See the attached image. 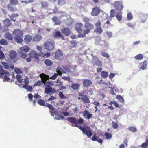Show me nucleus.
Listing matches in <instances>:
<instances>
[{
	"instance_id": "f257e3e1",
	"label": "nucleus",
	"mask_w": 148,
	"mask_h": 148,
	"mask_svg": "<svg viewBox=\"0 0 148 148\" xmlns=\"http://www.w3.org/2000/svg\"><path fill=\"white\" fill-rule=\"evenodd\" d=\"M82 21L84 23V29L82 31V28L83 25L82 23H76L75 26V30L79 33L78 37L84 38L86 36V34L90 32V31L94 29V26L93 24L91 22V20L88 17H84Z\"/></svg>"
},
{
	"instance_id": "f03ea898",
	"label": "nucleus",
	"mask_w": 148,
	"mask_h": 148,
	"mask_svg": "<svg viewBox=\"0 0 148 148\" xmlns=\"http://www.w3.org/2000/svg\"><path fill=\"white\" fill-rule=\"evenodd\" d=\"M13 34L15 36L14 37L15 41L17 42L21 43L23 41L22 38L23 37V32L19 29H15L12 32Z\"/></svg>"
},
{
	"instance_id": "7ed1b4c3",
	"label": "nucleus",
	"mask_w": 148,
	"mask_h": 148,
	"mask_svg": "<svg viewBox=\"0 0 148 148\" xmlns=\"http://www.w3.org/2000/svg\"><path fill=\"white\" fill-rule=\"evenodd\" d=\"M67 120L69 122H71L72 123H75V124L74 125H72L71 126L72 127H77L79 128V127L80 126L78 125V124L79 123L81 124L84 122V120L82 118H80L78 120H77L76 118L74 117H70L67 118Z\"/></svg>"
},
{
	"instance_id": "20e7f679",
	"label": "nucleus",
	"mask_w": 148,
	"mask_h": 148,
	"mask_svg": "<svg viewBox=\"0 0 148 148\" xmlns=\"http://www.w3.org/2000/svg\"><path fill=\"white\" fill-rule=\"evenodd\" d=\"M10 76L9 72L5 71L3 69V66L0 65V77H3L4 76L3 81L4 82L9 81L10 80L8 76Z\"/></svg>"
},
{
	"instance_id": "39448f33",
	"label": "nucleus",
	"mask_w": 148,
	"mask_h": 148,
	"mask_svg": "<svg viewBox=\"0 0 148 148\" xmlns=\"http://www.w3.org/2000/svg\"><path fill=\"white\" fill-rule=\"evenodd\" d=\"M53 43L54 42H52L50 41H47L45 42L43 46L48 51L52 50L54 48Z\"/></svg>"
},
{
	"instance_id": "423d86ee",
	"label": "nucleus",
	"mask_w": 148,
	"mask_h": 148,
	"mask_svg": "<svg viewBox=\"0 0 148 148\" xmlns=\"http://www.w3.org/2000/svg\"><path fill=\"white\" fill-rule=\"evenodd\" d=\"M9 58H8L9 60H12L13 61V62L15 63L16 60L14 59L17 56V53L14 50H11L8 53Z\"/></svg>"
},
{
	"instance_id": "0eeeda50",
	"label": "nucleus",
	"mask_w": 148,
	"mask_h": 148,
	"mask_svg": "<svg viewBox=\"0 0 148 148\" xmlns=\"http://www.w3.org/2000/svg\"><path fill=\"white\" fill-rule=\"evenodd\" d=\"M79 129L82 132L83 134L86 135L88 138H90L92 135V132L91 130H86L85 128L82 127L81 126L79 127Z\"/></svg>"
},
{
	"instance_id": "6e6552de",
	"label": "nucleus",
	"mask_w": 148,
	"mask_h": 148,
	"mask_svg": "<svg viewBox=\"0 0 148 148\" xmlns=\"http://www.w3.org/2000/svg\"><path fill=\"white\" fill-rule=\"evenodd\" d=\"M93 59L94 61L95 64L98 66H101L102 65V62L99 60L97 56L92 55Z\"/></svg>"
},
{
	"instance_id": "1a4fd4ad",
	"label": "nucleus",
	"mask_w": 148,
	"mask_h": 148,
	"mask_svg": "<svg viewBox=\"0 0 148 148\" xmlns=\"http://www.w3.org/2000/svg\"><path fill=\"white\" fill-rule=\"evenodd\" d=\"M114 5L115 8L117 10L121 11L123 9V6L122 3L119 1H116L114 3Z\"/></svg>"
},
{
	"instance_id": "9d476101",
	"label": "nucleus",
	"mask_w": 148,
	"mask_h": 148,
	"mask_svg": "<svg viewBox=\"0 0 148 148\" xmlns=\"http://www.w3.org/2000/svg\"><path fill=\"white\" fill-rule=\"evenodd\" d=\"M79 96L82 97V101L84 103H90V99L86 95H84L82 94L79 95Z\"/></svg>"
},
{
	"instance_id": "9b49d317",
	"label": "nucleus",
	"mask_w": 148,
	"mask_h": 148,
	"mask_svg": "<svg viewBox=\"0 0 148 148\" xmlns=\"http://www.w3.org/2000/svg\"><path fill=\"white\" fill-rule=\"evenodd\" d=\"M100 13V10L99 8L97 7L94 8L92 9L91 14L92 16H97Z\"/></svg>"
},
{
	"instance_id": "f8f14e48",
	"label": "nucleus",
	"mask_w": 148,
	"mask_h": 148,
	"mask_svg": "<svg viewBox=\"0 0 148 148\" xmlns=\"http://www.w3.org/2000/svg\"><path fill=\"white\" fill-rule=\"evenodd\" d=\"M29 55L30 57L34 58L37 60H39V55L34 50L31 51L29 53Z\"/></svg>"
},
{
	"instance_id": "ddd939ff",
	"label": "nucleus",
	"mask_w": 148,
	"mask_h": 148,
	"mask_svg": "<svg viewBox=\"0 0 148 148\" xmlns=\"http://www.w3.org/2000/svg\"><path fill=\"white\" fill-rule=\"evenodd\" d=\"M91 81L88 79H84L83 82V86L84 87L88 88L92 84Z\"/></svg>"
},
{
	"instance_id": "4468645a",
	"label": "nucleus",
	"mask_w": 148,
	"mask_h": 148,
	"mask_svg": "<svg viewBox=\"0 0 148 148\" xmlns=\"http://www.w3.org/2000/svg\"><path fill=\"white\" fill-rule=\"evenodd\" d=\"M83 116L84 118L87 119H88L92 118L93 116L92 114L90 113L87 110L84 111L82 112Z\"/></svg>"
},
{
	"instance_id": "2eb2a0df",
	"label": "nucleus",
	"mask_w": 148,
	"mask_h": 148,
	"mask_svg": "<svg viewBox=\"0 0 148 148\" xmlns=\"http://www.w3.org/2000/svg\"><path fill=\"white\" fill-rule=\"evenodd\" d=\"M39 77L43 83L45 82L47 80H49V75L43 73L39 75Z\"/></svg>"
},
{
	"instance_id": "dca6fc26",
	"label": "nucleus",
	"mask_w": 148,
	"mask_h": 148,
	"mask_svg": "<svg viewBox=\"0 0 148 148\" xmlns=\"http://www.w3.org/2000/svg\"><path fill=\"white\" fill-rule=\"evenodd\" d=\"M62 51L60 50H58L56 52L55 57L56 59H60L63 56Z\"/></svg>"
},
{
	"instance_id": "f3484780",
	"label": "nucleus",
	"mask_w": 148,
	"mask_h": 148,
	"mask_svg": "<svg viewBox=\"0 0 148 148\" xmlns=\"http://www.w3.org/2000/svg\"><path fill=\"white\" fill-rule=\"evenodd\" d=\"M51 92L52 93H55L56 92V90L54 89H53L52 87L45 88V93L48 94Z\"/></svg>"
},
{
	"instance_id": "a211bd4d",
	"label": "nucleus",
	"mask_w": 148,
	"mask_h": 148,
	"mask_svg": "<svg viewBox=\"0 0 148 148\" xmlns=\"http://www.w3.org/2000/svg\"><path fill=\"white\" fill-rule=\"evenodd\" d=\"M62 32L66 36H68L71 33V31L68 28H65L61 29Z\"/></svg>"
},
{
	"instance_id": "6ab92c4d",
	"label": "nucleus",
	"mask_w": 148,
	"mask_h": 148,
	"mask_svg": "<svg viewBox=\"0 0 148 148\" xmlns=\"http://www.w3.org/2000/svg\"><path fill=\"white\" fill-rule=\"evenodd\" d=\"M32 36L29 34L26 35L24 37V40L26 44H28L31 41L32 39Z\"/></svg>"
},
{
	"instance_id": "aec40b11",
	"label": "nucleus",
	"mask_w": 148,
	"mask_h": 148,
	"mask_svg": "<svg viewBox=\"0 0 148 148\" xmlns=\"http://www.w3.org/2000/svg\"><path fill=\"white\" fill-rule=\"evenodd\" d=\"M4 37L7 39L12 41L13 39V37L12 34L9 32H6L4 34Z\"/></svg>"
},
{
	"instance_id": "412c9836",
	"label": "nucleus",
	"mask_w": 148,
	"mask_h": 148,
	"mask_svg": "<svg viewBox=\"0 0 148 148\" xmlns=\"http://www.w3.org/2000/svg\"><path fill=\"white\" fill-rule=\"evenodd\" d=\"M53 36L55 38L60 37L63 40H65L63 35H62L60 32L58 31H57L56 32L53 34Z\"/></svg>"
},
{
	"instance_id": "4be33fe9",
	"label": "nucleus",
	"mask_w": 148,
	"mask_h": 148,
	"mask_svg": "<svg viewBox=\"0 0 148 148\" xmlns=\"http://www.w3.org/2000/svg\"><path fill=\"white\" fill-rule=\"evenodd\" d=\"M52 20L56 25H59L61 23L60 21L57 16L53 17L52 18Z\"/></svg>"
},
{
	"instance_id": "5701e85b",
	"label": "nucleus",
	"mask_w": 148,
	"mask_h": 148,
	"mask_svg": "<svg viewBox=\"0 0 148 148\" xmlns=\"http://www.w3.org/2000/svg\"><path fill=\"white\" fill-rule=\"evenodd\" d=\"M19 49L21 51L27 53L30 50V48L27 46L26 45H25L19 48Z\"/></svg>"
},
{
	"instance_id": "b1692460",
	"label": "nucleus",
	"mask_w": 148,
	"mask_h": 148,
	"mask_svg": "<svg viewBox=\"0 0 148 148\" xmlns=\"http://www.w3.org/2000/svg\"><path fill=\"white\" fill-rule=\"evenodd\" d=\"M80 86V85L79 83H73L71 85V87L73 90L78 89Z\"/></svg>"
},
{
	"instance_id": "393cba45",
	"label": "nucleus",
	"mask_w": 148,
	"mask_h": 148,
	"mask_svg": "<svg viewBox=\"0 0 148 148\" xmlns=\"http://www.w3.org/2000/svg\"><path fill=\"white\" fill-rule=\"evenodd\" d=\"M3 22L5 26L9 27L11 24V23L8 18H6L3 20Z\"/></svg>"
},
{
	"instance_id": "a878e982",
	"label": "nucleus",
	"mask_w": 148,
	"mask_h": 148,
	"mask_svg": "<svg viewBox=\"0 0 148 148\" xmlns=\"http://www.w3.org/2000/svg\"><path fill=\"white\" fill-rule=\"evenodd\" d=\"M8 16L10 19L11 21H12L14 22L16 21L15 19L14 18L15 17H17L18 16V15L17 14H13L11 15L9 14Z\"/></svg>"
},
{
	"instance_id": "bb28decb",
	"label": "nucleus",
	"mask_w": 148,
	"mask_h": 148,
	"mask_svg": "<svg viewBox=\"0 0 148 148\" xmlns=\"http://www.w3.org/2000/svg\"><path fill=\"white\" fill-rule=\"evenodd\" d=\"M43 86H45L46 87H51L53 85V83L52 82L47 81L44 82Z\"/></svg>"
},
{
	"instance_id": "cd10ccee",
	"label": "nucleus",
	"mask_w": 148,
	"mask_h": 148,
	"mask_svg": "<svg viewBox=\"0 0 148 148\" xmlns=\"http://www.w3.org/2000/svg\"><path fill=\"white\" fill-rule=\"evenodd\" d=\"M13 5L11 4H8V10L11 11L13 12H15L17 10V8L15 7H13L12 6Z\"/></svg>"
},
{
	"instance_id": "c85d7f7f",
	"label": "nucleus",
	"mask_w": 148,
	"mask_h": 148,
	"mask_svg": "<svg viewBox=\"0 0 148 148\" xmlns=\"http://www.w3.org/2000/svg\"><path fill=\"white\" fill-rule=\"evenodd\" d=\"M41 36L38 35H36L33 39V40L35 42H38L41 39Z\"/></svg>"
},
{
	"instance_id": "c756f323",
	"label": "nucleus",
	"mask_w": 148,
	"mask_h": 148,
	"mask_svg": "<svg viewBox=\"0 0 148 148\" xmlns=\"http://www.w3.org/2000/svg\"><path fill=\"white\" fill-rule=\"evenodd\" d=\"M103 30L101 27H96L95 30L94 32L100 34L103 32Z\"/></svg>"
},
{
	"instance_id": "7c9ffc66",
	"label": "nucleus",
	"mask_w": 148,
	"mask_h": 148,
	"mask_svg": "<svg viewBox=\"0 0 148 148\" xmlns=\"http://www.w3.org/2000/svg\"><path fill=\"white\" fill-rule=\"evenodd\" d=\"M44 63L47 66H51L52 64V61L49 59H45L44 61Z\"/></svg>"
},
{
	"instance_id": "2f4dec72",
	"label": "nucleus",
	"mask_w": 148,
	"mask_h": 148,
	"mask_svg": "<svg viewBox=\"0 0 148 148\" xmlns=\"http://www.w3.org/2000/svg\"><path fill=\"white\" fill-rule=\"evenodd\" d=\"M37 103L39 105L41 106H44L46 105V103L45 101L42 99H39L37 101Z\"/></svg>"
},
{
	"instance_id": "473e14b6",
	"label": "nucleus",
	"mask_w": 148,
	"mask_h": 148,
	"mask_svg": "<svg viewBox=\"0 0 148 148\" xmlns=\"http://www.w3.org/2000/svg\"><path fill=\"white\" fill-rule=\"evenodd\" d=\"M23 88L26 89L27 91H31L32 90V87L30 86H28V85H23Z\"/></svg>"
},
{
	"instance_id": "72a5a7b5",
	"label": "nucleus",
	"mask_w": 148,
	"mask_h": 148,
	"mask_svg": "<svg viewBox=\"0 0 148 148\" xmlns=\"http://www.w3.org/2000/svg\"><path fill=\"white\" fill-rule=\"evenodd\" d=\"M7 41L4 39H1L0 40V45H4L6 46L8 45Z\"/></svg>"
},
{
	"instance_id": "f704fd0d",
	"label": "nucleus",
	"mask_w": 148,
	"mask_h": 148,
	"mask_svg": "<svg viewBox=\"0 0 148 148\" xmlns=\"http://www.w3.org/2000/svg\"><path fill=\"white\" fill-rule=\"evenodd\" d=\"M16 78L17 81L20 84L21 83L23 79L22 77L20 75L17 74L16 75Z\"/></svg>"
},
{
	"instance_id": "c9c22d12",
	"label": "nucleus",
	"mask_w": 148,
	"mask_h": 148,
	"mask_svg": "<svg viewBox=\"0 0 148 148\" xmlns=\"http://www.w3.org/2000/svg\"><path fill=\"white\" fill-rule=\"evenodd\" d=\"M44 83L42 80H38L37 81L34 85V86H39L42 85Z\"/></svg>"
},
{
	"instance_id": "e433bc0d",
	"label": "nucleus",
	"mask_w": 148,
	"mask_h": 148,
	"mask_svg": "<svg viewBox=\"0 0 148 148\" xmlns=\"http://www.w3.org/2000/svg\"><path fill=\"white\" fill-rule=\"evenodd\" d=\"M101 75L103 78H106L108 76V73L105 71H102L101 72Z\"/></svg>"
},
{
	"instance_id": "4c0bfd02",
	"label": "nucleus",
	"mask_w": 148,
	"mask_h": 148,
	"mask_svg": "<svg viewBox=\"0 0 148 148\" xmlns=\"http://www.w3.org/2000/svg\"><path fill=\"white\" fill-rule=\"evenodd\" d=\"M148 146V139L146 140L145 142L143 143L141 145V147L142 148H147Z\"/></svg>"
},
{
	"instance_id": "58836bf2",
	"label": "nucleus",
	"mask_w": 148,
	"mask_h": 148,
	"mask_svg": "<svg viewBox=\"0 0 148 148\" xmlns=\"http://www.w3.org/2000/svg\"><path fill=\"white\" fill-rule=\"evenodd\" d=\"M122 13L121 12L119 13L116 16V18L119 21H121L122 19Z\"/></svg>"
},
{
	"instance_id": "ea45409f",
	"label": "nucleus",
	"mask_w": 148,
	"mask_h": 148,
	"mask_svg": "<svg viewBox=\"0 0 148 148\" xmlns=\"http://www.w3.org/2000/svg\"><path fill=\"white\" fill-rule=\"evenodd\" d=\"M1 63L3 65L4 69H9V66L8 64L7 63L5 62H1Z\"/></svg>"
},
{
	"instance_id": "a19ab883",
	"label": "nucleus",
	"mask_w": 148,
	"mask_h": 148,
	"mask_svg": "<svg viewBox=\"0 0 148 148\" xmlns=\"http://www.w3.org/2000/svg\"><path fill=\"white\" fill-rule=\"evenodd\" d=\"M57 3L59 5H62L65 4L66 2L65 0H58Z\"/></svg>"
},
{
	"instance_id": "79ce46f5",
	"label": "nucleus",
	"mask_w": 148,
	"mask_h": 148,
	"mask_svg": "<svg viewBox=\"0 0 148 148\" xmlns=\"http://www.w3.org/2000/svg\"><path fill=\"white\" fill-rule=\"evenodd\" d=\"M116 98L118 99L121 103H123L124 102V100L123 97L120 95H117Z\"/></svg>"
},
{
	"instance_id": "37998d69",
	"label": "nucleus",
	"mask_w": 148,
	"mask_h": 148,
	"mask_svg": "<svg viewBox=\"0 0 148 148\" xmlns=\"http://www.w3.org/2000/svg\"><path fill=\"white\" fill-rule=\"evenodd\" d=\"M104 136L107 139H110L112 137V135L108 132H105L104 134Z\"/></svg>"
},
{
	"instance_id": "c03bdc74",
	"label": "nucleus",
	"mask_w": 148,
	"mask_h": 148,
	"mask_svg": "<svg viewBox=\"0 0 148 148\" xmlns=\"http://www.w3.org/2000/svg\"><path fill=\"white\" fill-rule=\"evenodd\" d=\"M112 125L113 129H116L118 127V123L113 121H112Z\"/></svg>"
},
{
	"instance_id": "a18cd8bd",
	"label": "nucleus",
	"mask_w": 148,
	"mask_h": 148,
	"mask_svg": "<svg viewBox=\"0 0 148 148\" xmlns=\"http://www.w3.org/2000/svg\"><path fill=\"white\" fill-rule=\"evenodd\" d=\"M147 61L146 60H145L142 63V65L140 67V68L142 70H144L146 69L147 66Z\"/></svg>"
},
{
	"instance_id": "49530a36",
	"label": "nucleus",
	"mask_w": 148,
	"mask_h": 148,
	"mask_svg": "<svg viewBox=\"0 0 148 148\" xmlns=\"http://www.w3.org/2000/svg\"><path fill=\"white\" fill-rule=\"evenodd\" d=\"M134 58L137 60H141L143 59V56L141 54H139L135 56Z\"/></svg>"
},
{
	"instance_id": "de8ad7c7",
	"label": "nucleus",
	"mask_w": 148,
	"mask_h": 148,
	"mask_svg": "<svg viewBox=\"0 0 148 148\" xmlns=\"http://www.w3.org/2000/svg\"><path fill=\"white\" fill-rule=\"evenodd\" d=\"M19 54L20 55V57L23 59H25L27 57L26 54L23 53L22 52H19Z\"/></svg>"
},
{
	"instance_id": "09e8293b",
	"label": "nucleus",
	"mask_w": 148,
	"mask_h": 148,
	"mask_svg": "<svg viewBox=\"0 0 148 148\" xmlns=\"http://www.w3.org/2000/svg\"><path fill=\"white\" fill-rule=\"evenodd\" d=\"M45 106L48 107L50 110H51L53 111L54 110L52 105L50 104H48L47 103H46V105Z\"/></svg>"
},
{
	"instance_id": "8fccbe9b",
	"label": "nucleus",
	"mask_w": 148,
	"mask_h": 148,
	"mask_svg": "<svg viewBox=\"0 0 148 148\" xmlns=\"http://www.w3.org/2000/svg\"><path fill=\"white\" fill-rule=\"evenodd\" d=\"M128 130L132 132H136L137 131V129L135 127L131 126L128 128Z\"/></svg>"
},
{
	"instance_id": "3c124183",
	"label": "nucleus",
	"mask_w": 148,
	"mask_h": 148,
	"mask_svg": "<svg viewBox=\"0 0 148 148\" xmlns=\"http://www.w3.org/2000/svg\"><path fill=\"white\" fill-rule=\"evenodd\" d=\"M58 95L62 99H66V97L64 95L63 93L61 92H59Z\"/></svg>"
},
{
	"instance_id": "603ef678",
	"label": "nucleus",
	"mask_w": 148,
	"mask_h": 148,
	"mask_svg": "<svg viewBox=\"0 0 148 148\" xmlns=\"http://www.w3.org/2000/svg\"><path fill=\"white\" fill-rule=\"evenodd\" d=\"M115 10L114 9H112L110 11V18L114 17L115 16Z\"/></svg>"
},
{
	"instance_id": "864d4df0",
	"label": "nucleus",
	"mask_w": 148,
	"mask_h": 148,
	"mask_svg": "<svg viewBox=\"0 0 148 148\" xmlns=\"http://www.w3.org/2000/svg\"><path fill=\"white\" fill-rule=\"evenodd\" d=\"M61 70H62L61 68L58 67L56 69V71L57 72V73L58 74V75H59L61 76L62 75V72L61 71Z\"/></svg>"
},
{
	"instance_id": "5fc2aeb1",
	"label": "nucleus",
	"mask_w": 148,
	"mask_h": 148,
	"mask_svg": "<svg viewBox=\"0 0 148 148\" xmlns=\"http://www.w3.org/2000/svg\"><path fill=\"white\" fill-rule=\"evenodd\" d=\"M5 58V56L2 51H0V60H3Z\"/></svg>"
},
{
	"instance_id": "6e6d98bb",
	"label": "nucleus",
	"mask_w": 148,
	"mask_h": 148,
	"mask_svg": "<svg viewBox=\"0 0 148 148\" xmlns=\"http://www.w3.org/2000/svg\"><path fill=\"white\" fill-rule=\"evenodd\" d=\"M15 71L16 73H22L23 72L22 70L19 68H16L15 69Z\"/></svg>"
},
{
	"instance_id": "4d7b16f0",
	"label": "nucleus",
	"mask_w": 148,
	"mask_h": 148,
	"mask_svg": "<svg viewBox=\"0 0 148 148\" xmlns=\"http://www.w3.org/2000/svg\"><path fill=\"white\" fill-rule=\"evenodd\" d=\"M101 55L103 57H106L107 58H109V55L107 53L105 52H102Z\"/></svg>"
},
{
	"instance_id": "13d9d810",
	"label": "nucleus",
	"mask_w": 148,
	"mask_h": 148,
	"mask_svg": "<svg viewBox=\"0 0 148 148\" xmlns=\"http://www.w3.org/2000/svg\"><path fill=\"white\" fill-rule=\"evenodd\" d=\"M62 79L64 80L67 81L68 82L70 81L71 78L70 77H69L64 76H62Z\"/></svg>"
},
{
	"instance_id": "bf43d9fd",
	"label": "nucleus",
	"mask_w": 148,
	"mask_h": 148,
	"mask_svg": "<svg viewBox=\"0 0 148 148\" xmlns=\"http://www.w3.org/2000/svg\"><path fill=\"white\" fill-rule=\"evenodd\" d=\"M34 0H29L28 1H21L22 3H24L26 4H27L29 3H32L34 2Z\"/></svg>"
},
{
	"instance_id": "052dcab7",
	"label": "nucleus",
	"mask_w": 148,
	"mask_h": 148,
	"mask_svg": "<svg viewBox=\"0 0 148 148\" xmlns=\"http://www.w3.org/2000/svg\"><path fill=\"white\" fill-rule=\"evenodd\" d=\"M18 3V0H10V4H13L14 5L17 4Z\"/></svg>"
},
{
	"instance_id": "680f3d73",
	"label": "nucleus",
	"mask_w": 148,
	"mask_h": 148,
	"mask_svg": "<svg viewBox=\"0 0 148 148\" xmlns=\"http://www.w3.org/2000/svg\"><path fill=\"white\" fill-rule=\"evenodd\" d=\"M24 82L25 84L24 85H28L29 83V81L28 78L27 77H26L24 79Z\"/></svg>"
},
{
	"instance_id": "e2e57ef3",
	"label": "nucleus",
	"mask_w": 148,
	"mask_h": 148,
	"mask_svg": "<svg viewBox=\"0 0 148 148\" xmlns=\"http://www.w3.org/2000/svg\"><path fill=\"white\" fill-rule=\"evenodd\" d=\"M58 75V73H55L52 75V76L51 77L49 78L53 80H54L56 78Z\"/></svg>"
},
{
	"instance_id": "0e129e2a",
	"label": "nucleus",
	"mask_w": 148,
	"mask_h": 148,
	"mask_svg": "<svg viewBox=\"0 0 148 148\" xmlns=\"http://www.w3.org/2000/svg\"><path fill=\"white\" fill-rule=\"evenodd\" d=\"M127 18L129 20H131L133 18V16L131 12H129L127 14Z\"/></svg>"
},
{
	"instance_id": "69168bd1",
	"label": "nucleus",
	"mask_w": 148,
	"mask_h": 148,
	"mask_svg": "<svg viewBox=\"0 0 148 148\" xmlns=\"http://www.w3.org/2000/svg\"><path fill=\"white\" fill-rule=\"evenodd\" d=\"M33 97L34 96L33 95H32L31 93L29 94L28 95V97L29 98V100L30 101H32V99Z\"/></svg>"
},
{
	"instance_id": "338daca9",
	"label": "nucleus",
	"mask_w": 148,
	"mask_h": 148,
	"mask_svg": "<svg viewBox=\"0 0 148 148\" xmlns=\"http://www.w3.org/2000/svg\"><path fill=\"white\" fill-rule=\"evenodd\" d=\"M101 21L99 19L98 20V21L95 23V26L97 27H101Z\"/></svg>"
},
{
	"instance_id": "774afa93",
	"label": "nucleus",
	"mask_w": 148,
	"mask_h": 148,
	"mask_svg": "<svg viewBox=\"0 0 148 148\" xmlns=\"http://www.w3.org/2000/svg\"><path fill=\"white\" fill-rule=\"evenodd\" d=\"M93 104L99 107L100 106V104L99 102L97 101H95L93 103Z\"/></svg>"
}]
</instances>
